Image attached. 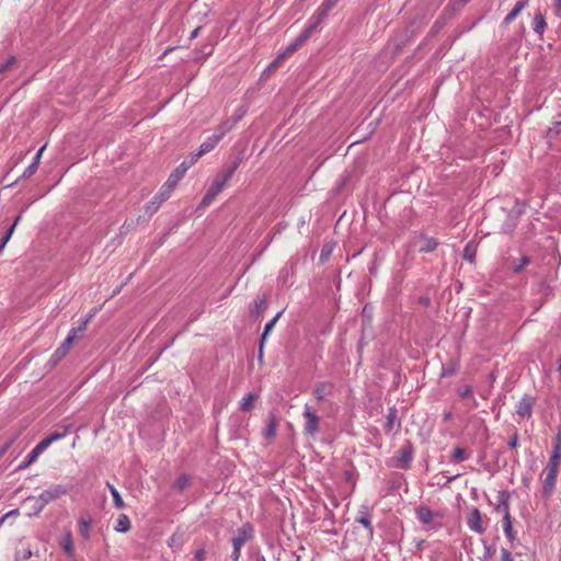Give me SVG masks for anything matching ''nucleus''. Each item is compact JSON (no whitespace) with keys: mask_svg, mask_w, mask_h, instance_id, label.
Listing matches in <instances>:
<instances>
[{"mask_svg":"<svg viewBox=\"0 0 561 561\" xmlns=\"http://www.w3.org/2000/svg\"><path fill=\"white\" fill-rule=\"evenodd\" d=\"M70 428H71V425H67V426H65L64 432L51 433L48 437H46L43 440H41L34 447V449L27 455L26 459L19 466L18 469L19 470H23V469H26L28 466H31L34 461H36L38 456L46 448H48L54 442H57V440L64 438L67 435V433L70 431Z\"/></svg>","mask_w":561,"mask_h":561,"instance_id":"f257e3e1","label":"nucleus"},{"mask_svg":"<svg viewBox=\"0 0 561 561\" xmlns=\"http://www.w3.org/2000/svg\"><path fill=\"white\" fill-rule=\"evenodd\" d=\"M69 486L64 484H55L51 485L49 489L45 490L44 492H42L38 497L30 496L25 500V502L38 503V506L35 512V515H38L48 503L59 499L62 495H66L69 492Z\"/></svg>","mask_w":561,"mask_h":561,"instance_id":"f03ea898","label":"nucleus"},{"mask_svg":"<svg viewBox=\"0 0 561 561\" xmlns=\"http://www.w3.org/2000/svg\"><path fill=\"white\" fill-rule=\"evenodd\" d=\"M560 462L548 460L541 473L542 496L549 499L556 489Z\"/></svg>","mask_w":561,"mask_h":561,"instance_id":"7ed1b4c3","label":"nucleus"},{"mask_svg":"<svg viewBox=\"0 0 561 561\" xmlns=\"http://www.w3.org/2000/svg\"><path fill=\"white\" fill-rule=\"evenodd\" d=\"M253 537V527L251 524L247 523L238 528L236 536L232 538L233 551L231 553V559L233 561H238L241 556V548L244 546Z\"/></svg>","mask_w":561,"mask_h":561,"instance_id":"20e7f679","label":"nucleus"},{"mask_svg":"<svg viewBox=\"0 0 561 561\" xmlns=\"http://www.w3.org/2000/svg\"><path fill=\"white\" fill-rule=\"evenodd\" d=\"M304 417L306 420L305 424V433L307 435L313 436L319 431V422L320 419L317 415V412L309 404L305 405Z\"/></svg>","mask_w":561,"mask_h":561,"instance_id":"39448f33","label":"nucleus"},{"mask_svg":"<svg viewBox=\"0 0 561 561\" xmlns=\"http://www.w3.org/2000/svg\"><path fill=\"white\" fill-rule=\"evenodd\" d=\"M467 525L472 531H474L477 534L482 535L485 531L486 527L482 520V515H481L479 508L473 507L470 511L468 518H467Z\"/></svg>","mask_w":561,"mask_h":561,"instance_id":"423d86ee","label":"nucleus"},{"mask_svg":"<svg viewBox=\"0 0 561 561\" xmlns=\"http://www.w3.org/2000/svg\"><path fill=\"white\" fill-rule=\"evenodd\" d=\"M535 404V399L530 396H524L516 405V413L518 416L525 419L530 417L533 414V408Z\"/></svg>","mask_w":561,"mask_h":561,"instance_id":"0eeeda50","label":"nucleus"},{"mask_svg":"<svg viewBox=\"0 0 561 561\" xmlns=\"http://www.w3.org/2000/svg\"><path fill=\"white\" fill-rule=\"evenodd\" d=\"M413 448L411 444L402 447L397 455V467L400 469H408L412 461Z\"/></svg>","mask_w":561,"mask_h":561,"instance_id":"6e6552de","label":"nucleus"},{"mask_svg":"<svg viewBox=\"0 0 561 561\" xmlns=\"http://www.w3.org/2000/svg\"><path fill=\"white\" fill-rule=\"evenodd\" d=\"M73 341H75V332H72L71 334H68V336L62 342V344L54 352V354L51 356V360L54 362V364L58 363L67 355Z\"/></svg>","mask_w":561,"mask_h":561,"instance_id":"1a4fd4ad","label":"nucleus"},{"mask_svg":"<svg viewBox=\"0 0 561 561\" xmlns=\"http://www.w3.org/2000/svg\"><path fill=\"white\" fill-rule=\"evenodd\" d=\"M236 123L237 118H228L227 121L222 122L215 128L214 134L211 135L213 138L219 142L224 136L233 128Z\"/></svg>","mask_w":561,"mask_h":561,"instance_id":"9d476101","label":"nucleus"},{"mask_svg":"<svg viewBox=\"0 0 561 561\" xmlns=\"http://www.w3.org/2000/svg\"><path fill=\"white\" fill-rule=\"evenodd\" d=\"M416 516H417V519L423 524V525H430L433 523L434 518L435 517H442V515L438 513V512H433L431 511L428 507L426 506H420L417 510H416Z\"/></svg>","mask_w":561,"mask_h":561,"instance_id":"9b49d317","label":"nucleus"},{"mask_svg":"<svg viewBox=\"0 0 561 561\" xmlns=\"http://www.w3.org/2000/svg\"><path fill=\"white\" fill-rule=\"evenodd\" d=\"M510 493L507 491H500L497 494V505L495 511L503 514V517L511 516L510 514Z\"/></svg>","mask_w":561,"mask_h":561,"instance_id":"f8f14e48","label":"nucleus"},{"mask_svg":"<svg viewBox=\"0 0 561 561\" xmlns=\"http://www.w3.org/2000/svg\"><path fill=\"white\" fill-rule=\"evenodd\" d=\"M333 385L331 382H320L314 387L313 394L318 401H323L332 394Z\"/></svg>","mask_w":561,"mask_h":561,"instance_id":"ddd939ff","label":"nucleus"},{"mask_svg":"<svg viewBox=\"0 0 561 561\" xmlns=\"http://www.w3.org/2000/svg\"><path fill=\"white\" fill-rule=\"evenodd\" d=\"M217 140L213 138V136H209L199 147L198 151L192 157V163L197 161L198 158L204 156L207 152H210L216 146Z\"/></svg>","mask_w":561,"mask_h":561,"instance_id":"4468645a","label":"nucleus"},{"mask_svg":"<svg viewBox=\"0 0 561 561\" xmlns=\"http://www.w3.org/2000/svg\"><path fill=\"white\" fill-rule=\"evenodd\" d=\"M282 312H278L272 320H270L265 327H264V331L262 333V336H261V341H260V350H259V357L261 358L263 356V345H264V342L267 337V335L270 334V332L273 330L274 325L276 324L277 320L279 319Z\"/></svg>","mask_w":561,"mask_h":561,"instance_id":"2eb2a0df","label":"nucleus"},{"mask_svg":"<svg viewBox=\"0 0 561 561\" xmlns=\"http://www.w3.org/2000/svg\"><path fill=\"white\" fill-rule=\"evenodd\" d=\"M278 421L274 414L268 415V421L264 430V437L266 439L273 438L277 433Z\"/></svg>","mask_w":561,"mask_h":561,"instance_id":"dca6fc26","label":"nucleus"},{"mask_svg":"<svg viewBox=\"0 0 561 561\" xmlns=\"http://www.w3.org/2000/svg\"><path fill=\"white\" fill-rule=\"evenodd\" d=\"M527 0H519L513 10L505 16L503 21V25L507 26L520 12L527 5Z\"/></svg>","mask_w":561,"mask_h":561,"instance_id":"f3484780","label":"nucleus"},{"mask_svg":"<svg viewBox=\"0 0 561 561\" xmlns=\"http://www.w3.org/2000/svg\"><path fill=\"white\" fill-rule=\"evenodd\" d=\"M267 305H266V298L265 296H257L254 301H253V307L251 309V313L253 316H261L264 310L266 309Z\"/></svg>","mask_w":561,"mask_h":561,"instance_id":"a211bd4d","label":"nucleus"},{"mask_svg":"<svg viewBox=\"0 0 561 561\" xmlns=\"http://www.w3.org/2000/svg\"><path fill=\"white\" fill-rule=\"evenodd\" d=\"M114 528L117 533H127L131 528L129 517L126 514H121Z\"/></svg>","mask_w":561,"mask_h":561,"instance_id":"6ab92c4d","label":"nucleus"},{"mask_svg":"<svg viewBox=\"0 0 561 561\" xmlns=\"http://www.w3.org/2000/svg\"><path fill=\"white\" fill-rule=\"evenodd\" d=\"M175 186V180H168L165 184L161 187L160 192L156 195L160 202H164L169 198L171 191Z\"/></svg>","mask_w":561,"mask_h":561,"instance_id":"aec40b11","label":"nucleus"},{"mask_svg":"<svg viewBox=\"0 0 561 561\" xmlns=\"http://www.w3.org/2000/svg\"><path fill=\"white\" fill-rule=\"evenodd\" d=\"M321 22L322 21H320L319 18H316L314 15H312L309 20V25L302 31L301 39L307 41Z\"/></svg>","mask_w":561,"mask_h":561,"instance_id":"412c9836","label":"nucleus"},{"mask_svg":"<svg viewBox=\"0 0 561 561\" xmlns=\"http://www.w3.org/2000/svg\"><path fill=\"white\" fill-rule=\"evenodd\" d=\"M106 486L108 488V490L113 496V502H114L115 507L118 510H123L125 507V503H124L119 492L110 482H106Z\"/></svg>","mask_w":561,"mask_h":561,"instance_id":"4be33fe9","label":"nucleus"},{"mask_svg":"<svg viewBox=\"0 0 561 561\" xmlns=\"http://www.w3.org/2000/svg\"><path fill=\"white\" fill-rule=\"evenodd\" d=\"M301 38H302V33L296 38V41L294 43L288 45L282 54H279V58H285L286 56L295 53L304 43L307 42V41H302Z\"/></svg>","mask_w":561,"mask_h":561,"instance_id":"5701e85b","label":"nucleus"},{"mask_svg":"<svg viewBox=\"0 0 561 561\" xmlns=\"http://www.w3.org/2000/svg\"><path fill=\"white\" fill-rule=\"evenodd\" d=\"M503 529L507 539L513 542L516 539V533L513 530L511 516L503 517Z\"/></svg>","mask_w":561,"mask_h":561,"instance_id":"b1692460","label":"nucleus"},{"mask_svg":"<svg viewBox=\"0 0 561 561\" xmlns=\"http://www.w3.org/2000/svg\"><path fill=\"white\" fill-rule=\"evenodd\" d=\"M239 167V161L232 162V164L225 171L220 172L216 176L219 178L225 184L232 178L233 173Z\"/></svg>","mask_w":561,"mask_h":561,"instance_id":"393cba45","label":"nucleus"},{"mask_svg":"<svg viewBox=\"0 0 561 561\" xmlns=\"http://www.w3.org/2000/svg\"><path fill=\"white\" fill-rule=\"evenodd\" d=\"M257 396L254 393H249L247 397L242 399L240 402V410L241 411H250L254 407V402L256 401Z\"/></svg>","mask_w":561,"mask_h":561,"instance_id":"a878e982","label":"nucleus"},{"mask_svg":"<svg viewBox=\"0 0 561 561\" xmlns=\"http://www.w3.org/2000/svg\"><path fill=\"white\" fill-rule=\"evenodd\" d=\"M162 202L154 195L153 198L148 202L145 206V211L149 216H152L154 213L158 211L159 207L161 206Z\"/></svg>","mask_w":561,"mask_h":561,"instance_id":"bb28decb","label":"nucleus"},{"mask_svg":"<svg viewBox=\"0 0 561 561\" xmlns=\"http://www.w3.org/2000/svg\"><path fill=\"white\" fill-rule=\"evenodd\" d=\"M191 484V478L190 476L187 474H181L176 481L174 482V488L178 489L179 491H184L185 489H187Z\"/></svg>","mask_w":561,"mask_h":561,"instance_id":"cd10ccee","label":"nucleus"},{"mask_svg":"<svg viewBox=\"0 0 561 561\" xmlns=\"http://www.w3.org/2000/svg\"><path fill=\"white\" fill-rule=\"evenodd\" d=\"M16 65H18V60H16V58L14 56H11L5 62L1 64L0 65V80H2V76L7 71L15 68Z\"/></svg>","mask_w":561,"mask_h":561,"instance_id":"c85d7f7f","label":"nucleus"},{"mask_svg":"<svg viewBox=\"0 0 561 561\" xmlns=\"http://www.w3.org/2000/svg\"><path fill=\"white\" fill-rule=\"evenodd\" d=\"M94 312H95V310L92 313H89L87 316V318L80 323V325L78 328L71 329L68 334H71L72 332H75V340H76L78 336V333H82L87 330L88 323L92 319Z\"/></svg>","mask_w":561,"mask_h":561,"instance_id":"c756f323","label":"nucleus"},{"mask_svg":"<svg viewBox=\"0 0 561 561\" xmlns=\"http://www.w3.org/2000/svg\"><path fill=\"white\" fill-rule=\"evenodd\" d=\"M553 124H554L553 127L548 129L547 136L549 138H554L557 135H559V133H560L559 126H561V114H557L554 116Z\"/></svg>","mask_w":561,"mask_h":561,"instance_id":"7c9ffc66","label":"nucleus"},{"mask_svg":"<svg viewBox=\"0 0 561 561\" xmlns=\"http://www.w3.org/2000/svg\"><path fill=\"white\" fill-rule=\"evenodd\" d=\"M467 458H468V454L462 447L458 446L454 449V453L451 456L453 461L460 462V461L466 460Z\"/></svg>","mask_w":561,"mask_h":561,"instance_id":"2f4dec72","label":"nucleus"},{"mask_svg":"<svg viewBox=\"0 0 561 561\" xmlns=\"http://www.w3.org/2000/svg\"><path fill=\"white\" fill-rule=\"evenodd\" d=\"M545 27L546 22L543 16L540 13L536 14L534 19V31L538 34H541L545 31Z\"/></svg>","mask_w":561,"mask_h":561,"instance_id":"473e14b6","label":"nucleus"},{"mask_svg":"<svg viewBox=\"0 0 561 561\" xmlns=\"http://www.w3.org/2000/svg\"><path fill=\"white\" fill-rule=\"evenodd\" d=\"M438 243L433 238H426L421 247L422 252H433L437 248Z\"/></svg>","mask_w":561,"mask_h":561,"instance_id":"72a5a7b5","label":"nucleus"},{"mask_svg":"<svg viewBox=\"0 0 561 561\" xmlns=\"http://www.w3.org/2000/svg\"><path fill=\"white\" fill-rule=\"evenodd\" d=\"M396 419H397L396 409L394 408L389 409L388 414H387V422H386V426H385L387 432H391V430L393 428Z\"/></svg>","mask_w":561,"mask_h":561,"instance_id":"f704fd0d","label":"nucleus"},{"mask_svg":"<svg viewBox=\"0 0 561 561\" xmlns=\"http://www.w3.org/2000/svg\"><path fill=\"white\" fill-rule=\"evenodd\" d=\"M457 369H458L457 364L454 362H450L447 365L443 366L440 376L442 377L453 376L456 374Z\"/></svg>","mask_w":561,"mask_h":561,"instance_id":"c9c22d12","label":"nucleus"},{"mask_svg":"<svg viewBox=\"0 0 561 561\" xmlns=\"http://www.w3.org/2000/svg\"><path fill=\"white\" fill-rule=\"evenodd\" d=\"M474 257L476 248L471 243H468L463 249V259L472 263L474 261Z\"/></svg>","mask_w":561,"mask_h":561,"instance_id":"e433bc0d","label":"nucleus"},{"mask_svg":"<svg viewBox=\"0 0 561 561\" xmlns=\"http://www.w3.org/2000/svg\"><path fill=\"white\" fill-rule=\"evenodd\" d=\"M357 522L359 524H362L368 530L369 536L371 537L373 534H374V528H373V525H371L369 516L367 514L366 515H362L360 517L357 518Z\"/></svg>","mask_w":561,"mask_h":561,"instance_id":"4c0bfd02","label":"nucleus"},{"mask_svg":"<svg viewBox=\"0 0 561 561\" xmlns=\"http://www.w3.org/2000/svg\"><path fill=\"white\" fill-rule=\"evenodd\" d=\"M549 460L557 461L561 463V445L553 444L552 453L549 457Z\"/></svg>","mask_w":561,"mask_h":561,"instance_id":"58836bf2","label":"nucleus"},{"mask_svg":"<svg viewBox=\"0 0 561 561\" xmlns=\"http://www.w3.org/2000/svg\"><path fill=\"white\" fill-rule=\"evenodd\" d=\"M218 194H216L215 192H211L210 190H208L205 194V196L203 197L202 202H201V206L202 207H207L210 205V203L215 199V197L217 196Z\"/></svg>","mask_w":561,"mask_h":561,"instance_id":"ea45409f","label":"nucleus"},{"mask_svg":"<svg viewBox=\"0 0 561 561\" xmlns=\"http://www.w3.org/2000/svg\"><path fill=\"white\" fill-rule=\"evenodd\" d=\"M218 194H216L215 192H211L210 190H208L205 194V196L203 197L202 202H201V206L202 207H207L210 205V203L215 199V197L217 196Z\"/></svg>","mask_w":561,"mask_h":561,"instance_id":"a19ab883","label":"nucleus"},{"mask_svg":"<svg viewBox=\"0 0 561 561\" xmlns=\"http://www.w3.org/2000/svg\"><path fill=\"white\" fill-rule=\"evenodd\" d=\"M224 186L225 183L221 180H219L218 176H216L208 190L215 192L216 194H219L222 191Z\"/></svg>","mask_w":561,"mask_h":561,"instance_id":"79ce46f5","label":"nucleus"},{"mask_svg":"<svg viewBox=\"0 0 561 561\" xmlns=\"http://www.w3.org/2000/svg\"><path fill=\"white\" fill-rule=\"evenodd\" d=\"M187 170V167L184 165V163H182L180 165V168H178L175 170L174 173H172L168 180H175V184L178 183V181L180 180V178L184 174V172Z\"/></svg>","mask_w":561,"mask_h":561,"instance_id":"37998d69","label":"nucleus"},{"mask_svg":"<svg viewBox=\"0 0 561 561\" xmlns=\"http://www.w3.org/2000/svg\"><path fill=\"white\" fill-rule=\"evenodd\" d=\"M15 229V225H12L8 231L5 232V234L3 236V238L1 239L0 241V252L2 251V249L4 248V245L7 244V242L10 240L13 231Z\"/></svg>","mask_w":561,"mask_h":561,"instance_id":"c03bdc74","label":"nucleus"},{"mask_svg":"<svg viewBox=\"0 0 561 561\" xmlns=\"http://www.w3.org/2000/svg\"><path fill=\"white\" fill-rule=\"evenodd\" d=\"M528 263H529V259H528L527 256H523V257H520L519 263H518V264H515V265L512 267V268H513V272H514V273H519V272H522V270H523L526 265H528Z\"/></svg>","mask_w":561,"mask_h":561,"instance_id":"a18cd8bd","label":"nucleus"},{"mask_svg":"<svg viewBox=\"0 0 561 561\" xmlns=\"http://www.w3.org/2000/svg\"><path fill=\"white\" fill-rule=\"evenodd\" d=\"M62 546H64L66 553L69 554L70 557H72L73 556V545H72L70 535L67 536Z\"/></svg>","mask_w":561,"mask_h":561,"instance_id":"49530a36","label":"nucleus"},{"mask_svg":"<svg viewBox=\"0 0 561 561\" xmlns=\"http://www.w3.org/2000/svg\"><path fill=\"white\" fill-rule=\"evenodd\" d=\"M32 557V550L30 548H23L16 552L19 560H26Z\"/></svg>","mask_w":561,"mask_h":561,"instance_id":"de8ad7c7","label":"nucleus"},{"mask_svg":"<svg viewBox=\"0 0 561 561\" xmlns=\"http://www.w3.org/2000/svg\"><path fill=\"white\" fill-rule=\"evenodd\" d=\"M37 168H38V165L36 163L32 162L26 168V170L23 172L22 178H30V176H32L36 172Z\"/></svg>","mask_w":561,"mask_h":561,"instance_id":"09e8293b","label":"nucleus"},{"mask_svg":"<svg viewBox=\"0 0 561 561\" xmlns=\"http://www.w3.org/2000/svg\"><path fill=\"white\" fill-rule=\"evenodd\" d=\"M331 252H332L331 247H329V245H324V247L322 248V250H321V253H320V260H321L322 262H325V261L329 259V256H330Z\"/></svg>","mask_w":561,"mask_h":561,"instance_id":"8fccbe9b","label":"nucleus"},{"mask_svg":"<svg viewBox=\"0 0 561 561\" xmlns=\"http://www.w3.org/2000/svg\"><path fill=\"white\" fill-rule=\"evenodd\" d=\"M501 561H514L508 549L501 548Z\"/></svg>","mask_w":561,"mask_h":561,"instance_id":"3c124183","label":"nucleus"},{"mask_svg":"<svg viewBox=\"0 0 561 561\" xmlns=\"http://www.w3.org/2000/svg\"><path fill=\"white\" fill-rule=\"evenodd\" d=\"M329 13V10L325 9L322 4L321 7L318 9V11L313 14L316 18H319L320 21H323V19L328 15Z\"/></svg>","mask_w":561,"mask_h":561,"instance_id":"603ef678","label":"nucleus"},{"mask_svg":"<svg viewBox=\"0 0 561 561\" xmlns=\"http://www.w3.org/2000/svg\"><path fill=\"white\" fill-rule=\"evenodd\" d=\"M20 514L19 510L15 508V510H12L10 512H8L7 514H4L1 518H0V526L4 523V520L9 517H14V516H18Z\"/></svg>","mask_w":561,"mask_h":561,"instance_id":"864d4df0","label":"nucleus"},{"mask_svg":"<svg viewBox=\"0 0 561 561\" xmlns=\"http://www.w3.org/2000/svg\"><path fill=\"white\" fill-rule=\"evenodd\" d=\"M508 446L511 448H516L518 446V433L515 431L508 440Z\"/></svg>","mask_w":561,"mask_h":561,"instance_id":"5fc2aeb1","label":"nucleus"},{"mask_svg":"<svg viewBox=\"0 0 561 561\" xmlns=\"http://www.w3.org/2000/svg\"><path fill=\"white\" fill-rule=\"evenodd\" d=\"M194 559L196 561H205L206 559V551L204 549H198L195 554H194Z\"/></svg>","mask_w":561,"mask_h":561,"instance_id":"6e6d98bb","label":"nucleus"},{"mask_svg":"<svg viewBox=\"0 0 561 561\" xmlns=\"http://www.w3.org/2000/svg\"><path fill=\"white\" fill-rule=\"evenodd\" d=\"M14 440H15V436L12 437L7 444H4L0 448V458L7 453V450L10 448V446L13 444Z\"/></svg>","mask_w":561,"mask_h":561,"instance_id":"4d7b16f0","label":"nucleus"},{"mask_svg":"<svg viewBox=\"0 0 561 561\" xmlns=\"http://www.w3.org/2000/svg\"><path fill=\"white\" fill-rule=\"evenodd\" d=\"M340 0H324L322 5L329 11L336 5Z\"/></svg>","mask_w":561,"mask_h":561,"instance_id":"13d9d810","label":"nucleus"},{"mask_svg":"<svg viewBox=\"0 0 561 561\" xmlns=\"http://www.w3.org/2000/svg\"><path fill=\"white\" fill-rule=\"evenodd\" d=\"M471 394H472V389H471V387H469V386H466V387L461 390V392H460V397H461V398H468V397H470Z\"/></svg>","mask_w":561,"mask_h":561,"instance_id":"bf43d9fd","label":"nucleus"},{"mask_svg":"<svg viewBox=\"0 0 561 561\" xmlns=\"http://www.w3.org/2000/svg\"><path fill=\"white\" fill-rule=\"evenodd\" d=\"M46 148V145H44L38 151L37 153L35 154L34 157V160H33V163H36L37 165L39 164V160H41V157L43 154V151L45 150Z\"/></svg>","mask_w":561,"mask_h":561,"instance_id":"052dcab7","label":"nucleus"},{"mask_svg":"<svg viewBox=\"0 0 561 561\" xmlns=\"http://www.w3.org/2000/svg\"><path fill=\"white\" fill-rule=\"evenodd\" d=\"M282 59L283 58H279V55H278L277 58L270 64L267 70L275 69L278 66V64L280 62Z\"/></svg>","mask_w":561,"mask_h":561,"instance_id":"680f3d73","label":"nucleus"},{"mask_svg":"<svg viewBox=\"0 0 561 561\" xmlns=\"http://www.w3.org/2000/svg\"><path fill=\"white\" fill-rule=\"evenodd\" d=\"M202 30V26H197L190 35V39H194L198 36L199 31Z\"/></svg>","mask_w":561,"mask_h":561,"instance_id":"e2e57ef3","label":"nucleus"},{"mask_svg":"<svg viewBox=\"0 0 561 561\" xmlns=\"http://www.w3.org/2000/svg\"><path fill=\"white\" fill-rule=\"evenodd\" d=\"M88 528H89V523L85 522V520H82L81 522V531L82 533H87L88 531Z\"/></svg>","mask_w":561,"mask_h":561,"instance_id":"0e129e2a","label":"nucleus"},{"mask_svg":"<svg viewBox=\"0 0 561 561\" xmlns=\"http://www.w3.org/2000/svg\"><path fill=\"white\" fill-rule=\"evenodd\" d=\"M554 444H560L561 445V432H559L554 438Z\"/></svg>","mask_w":561,"mask_h":561,"instance_id":"69168bd1","label":"nucleus"},{"mask_svg":"<svg viewBox=\"0 0 561 561\" xmlns=\"http://www.w3.org/2000/svg\"><path fill=\"white\" fill-rule=\"evenodd\" d=\"M174 49V47H169L164 50L163 53V56H165L167 54H169L170 51H172Z\"/></svg>","mask_w":561,"mask_h":561,"instance_id":"338daca9","label":"nucleus"},{"mask_svg":"<svg viewBox=\"0 0 561 561\" xmlns=\"http://www.w3.org/2000/svg\"><path fill=\"white\" fill-rule=\"evenodd\" d=\"M20 221H21V215H19V216L15 218V220H14L13 225H15V226H16V225H18V222H20Z\"/></svg>","mask_w":561,"mask_h":561,"instance_id":"774afa93","label":"nucleus"}]
</instances>
